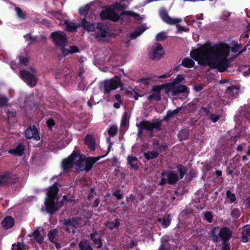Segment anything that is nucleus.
<instances>
[{"label":"nucleus","instance_id":"6e6552de","mask_svg":"<svg viewBox=\"0 0 250 250\" xmlns=\"http://www.w3.org/2000/svg\"><path fill=\"white\" fill-rule=\"evenodd\" d=\"M162 180L160 185H163L167 182L170 184H174L178 180V176L171 171H165L162 173Z\"/></svg>","mask_w":250,"mask_h":250},{"label":"nucleus","instance_id":"c756f323","mask_svg":"<svg viewBox=\"0 0 250 250\" xmlns=\"http://www.w3.org/2000/svg\"><path fill=\"white\" fill-rule=\"evenodd\" d=\"M15 10L19 18L21 20H24L26 18L27 14L25 11H23L19 7H15Z\"/></svg>","mask_w":250,"mask_h":250},{"label":"nucleus","instance_id":"9d476101","mask_svg":"<svg viewBox=\"0 0 250 250\" xmlns=\"http://www.w3.org/2000/svg\"><path fill=\"white\" fill-rule=\"evenodd\" d=\"M165 51L162 46L160 44H155L152 46L149 52V56L150 58L152 60H158L163 57Z\"/></svg>","mask_w":250,"mask_h":250},{"label":"nucleus","instance_id":"58836bf2","mask_svg":"<svg viewBox=\"0 0 250 250\" xmlns=\"http://www.w3.org/2000/svg\"><path fill=\"white\" fill-rule=\"evenodd\" d=\"M188 135V131L186 129H184L180 131L178 137L181 140H182L183 139H187Z\"/></svg>","mask_w":250,"mask_h":250},{"label":"nucleus","instance_id":"c85d7f7f","mask_svg":"<svg viewBox=\"0 0 250 250\" xmlns=\"http://www.w3.org/2000/svg\"><path fill=\"white\" fill-rule=\"evenodd\" d=\"M120 224L119 220L118 219H116L114 221L107 222L105 224L106 226L110 229H113L115 228H118Z\"/></svg>","mask_w":250,"mask_h":250},{"label":"nucleus","instance_id":"052dcab7","mask_svg":"<svg viewBox=\"0 0 250 250\" xmlns=\"http://www.w3.org/2000/svg\"><path fill=\"white\" fill-rule=\"evenodd\" d=\"M128 123V121L126 118H124L122 121V125L125 126Z\"/></svg>","mask_w":250,"mask_h":250},{"label":"nucleus","instance_id":"338daca9","mask_svg":"<svg viewBox=\"0 0 250 250\" xmlns=\"http://www.w3.org/2000/svg\"><path fill=\"white\" fill-rule=\"evenodd\" d=\"M212 239L213 240V241H215V242L218 241V238L215 235H213V236H212Z\"/></svg>","mask_w":250,"mask_h":250},{"label":"nucleus","instance_id":"c9c22d12","mask_svg":"<svg viewBox=\"0 0 250 250\" xmlns=\"http://www.w3.org/2000/svg\"><path fill=\"white\" fill-rule=\"evenodd\" d=\"M238 89L235 87H228L227 91L229 96H231L232 97L236 96L238 94Z\"/></svg>","mask_w":250,"mask_h":250},{"label":"nucleus","instance_id":"f257e3e1","mask_svg":"<svg viewBox=\"0 0 250 250\" xmlns=\"http://www.w3.org/2000/svg\"><path fill=\"white\" fill-rule=\"evenodd\" d=\"M229 52V46L221 43L212 46H202L192 50L190 52V56L199 64L208 65L211 68L217 69L222 72L230 66L228 59Z\"/></svg>","mask_w":250,"mask_h":250},{"label":"nucleus","instance_id":"2f4dec72","mask_svg":"<svg viewBox=\"0 0 250 250\" xmlns=\"http://www.w3.org/2000/svg\"><path fill=\"white\" fill-rule=\"evenodd\" d=\"M80 250H93L89 245L87 241L85 240L82 241L79 244Z\"/></svg>","mask_w":250,"mask_h":250},{"label":"nucleus","instance_id":"7ed1b4c3","mask_svg":"<svg viewBox=\"0 0 250 250\" xmlns=\"http://www.w3.org/2000/svg\"><path fill=\"white\" fill-rule=\"evenodd\" d=\"M75 159L79 169L82 171H89L92 168L93 165L99 160V158L89 157L86 159L85 156L79 154Z\"/></svg>","mask_w":250,"mask_h":250},{"label":"nucleus","instance_id":"1a4fd4ad","mask_svg":"<svg viewBox=\"0 0 250 250\" xmlns=\"http://www.w3.org/2000/svg\"><path fill=\"white\" fill-rule=\"evenodd\" d=\"M120 84L121 81L118 77L106 80L104 82V90L106 92L109 93L111 90L117 89Z\"/></svg>","mask_w":250,"mask_h":250},{"label":"nucleus","instance_id":"5fc2aeb1","mask_svg":"<svg viewBox=\"0 0 250 250\" xmlns=\"http://www.w3.org/2000/svg\"><path fill=\"white\" fill-rule=\"evenodd\" d=\"M113 195L117 198V199H120L122 198L123 195L119 191H116L113 193Z\"/></svg>","mask_w":250,"mask_h":250},{"label":"nucleus","instance_id":"774afa93","mask_svg":"<svg viewBox=\"0 0 250 250\" xmlns=\"http://www.w3.org/2000/svg\"><path fill=\"white\" fill-rule=\"evenodd\" d=\"M160 250H168L167 249L165 248L164 245H162L160 248Z\"/></svg>","mask_w":250,"mask_h":250},{"label":"nucleus","instance_id":"37998d69","mask_svg":"<svg viewBox=\"0 0 250 250\" xmlns=\"http://www.w3.org/2000/svg\"><path fill=\"white\" fill-rule=\"evenodd\" d=\"M227 198L229 199L230 203L234 202L236 200L235 195L234 193H232L230 191L228 190L226 193Z\"/></svg>","mask_w":250,"mask_h":250},{"label":"nucleus","instance_id":"bb28decb","mask_svg":"<svg viewBox=\"0 0 250 250\" xmlns=\"http://www.w3.org/2000/svg\"><path fill=\"white\" fill-rule=\"evenodd\" d=\"M65 25L66 30L71 32L76 31L77 28L80 26L79 25H76L74 23L68 21H65Z\"/></svg>","mask_w":250,"mask_h":250},{"label":"nucleus","instance_id":"4468645a","mask_svg":"<svg viewBox=\"0 0 250 250\" xmlns=\"http://www.w3.org/2000/svg\"><path fill=\"white\" fill-rule=\"evenodd\" d=\"M100 15L102 19H109L114 21H117L120 19V16L111 10L103 11L101 13Z\"/></svg>","mask_w":250,"mask_h":250},{"label":"nucleus","instance_id":"69168bd1","mask_svg":"<svg viewBox=\"0 0 250 250\" xmlns=\"http://www.w3.org/2000/svg\"><path fill=\"white\" fill-rule=\"evenodd\" d=\"M114 106L116 108H119L120 106V104L119 103H116L114 104Z\"/></svg>","mask_w":250,"mask_h":250},{"label":"nucleus","instance_id":"a878e982","mask_svg":"<svg viewBox=\"0 0 250 250\" xmlns=\"http://www.w3.org/2000/svg\"><path fill=\"white\" fill-rule=\"evenodd\" d=\"M146 30V28L143 26L138 28L136 29L135 32L131 33L130 35V37L133 39H135L138 36L142 34Z\"/></svg>","mask_w":250,"mask_h":250},{"label":"nucleus","instance_id":"13d9d810","mask_svg":"<svg viewBox=\"0 0 250 250\" xmlns=\"http://www.w3.org/2000/svg\"><path fill=\"white\" fill-rule=\"evenodd\" d=\"M85 85L84 83L82 82L78 84V87L80 90H83L85 88Z\"/></svg>","mask_w":250,"mask_h":250},{"label":"nucleus","instance_id":"49530a36","mask_svg":"<svg viewBox=\"0 0 250 250\" xmlns=\"http://www.w3.org/2000/svg\"><path fill=\"white\" fill-rule=\"evenodd\" d=\"M117 127L115 125H112L111 126L108 130V133L109 134L111 135H115L116 134L117 132Z\"/></svg>","mask_w":250,"mask_h":250},{"label":"nucleus","instance_id":"412c9836","mask_svg":"<svg viewBox=\"0 0 250 250\" xmlns=\"http://www.w3.org/2000/svg\"><path fill=\"white\" fill-rule=\"evenodd\" d=\"M79 26L83 27L85 30L88 31H92L95 29V24L87 21L85 19L82 20Z\"/></svg>","mask_w":250,"mask_h":250},{"label":"nucleus","instance_id":"e433bc0d","mask_svg":"<svg viewBox=\"0 0 250 250\" xmlns=\"http://www.w3.org/2000/svg\"><path fill=\"white\" fill-rule=\"evenodd\" d=\"M97 235H98L97 233H92L90 235V236L91 239L93 240L94 244L96 245V247L99 248L101 247L102 245L99 237L98 236L97 238H95Z\"/></svg>","mask_w":250,"mask_h":250},{"label":"nucleus","instance_id":"3c124183","mask_svg":"<svg viewBox=\"0 0 250 250\" xmlns=\"http://www.w3.org/2000/svg\"><path fill=\"white\" fill-rule=\"evenodd\" d=\"M19 60L20 63L24 65H26L28 62V59L24 56H20Z\"/></svg>","mask_w":250,"mask_h":250},{"label":"nucleus","instance_id":"4be33fe9","mask_svg":"<svg viewBox=\"0 0 250 250\" xmlns=\"http://www.w3.org/2000/svg\"><path fill=\"white\" fill-rule=\"evenodd\" d=\"M66 45L64 46H61L62 52L64 56L67 55L70 53H74L78 51V48L76 46H71L68 48H66Z\"/></svg>","mask_w":250,"mask_h":250},{"label":"nucleus","instance_id":"680f3d73","mask_svg":"<svg viewBox=\"0 0 250 250\" xmlns=\"http://www.w3.org/2000/svg\"><path fill=\"white\" fill-rule=\"evenodd\" d=\"M240 46H239V45H237L235 48H232V51L233 52H236V51H238L240 49Z\"/></svg>","mask_w":250,"mask_h":250},{"label":"nucleus","instance_id":"a18cd8bd","mask_svg":"<svg viewBox=\"0 0 250 250\" xmlns=\"http://www.w3.org/2000/svg\"><path fill=\"white\" fill-rule=\"evenodd\" d=\"M167 36L166 33L164 32H162L158 34L156 36V40L157 41L161 42L163 41L166 39Z\"/></svg>","mask_w":250,"mask_h":250},{"label":"nucleus","instance_id":"f03ea898","mask_svg":"<svg viewBox=\"0 0 250 250\" xmlns=\"http://www.w3.org/2000/svg\"><path fill=\"white\" fill-rule=\"evenodd\" d=\"M58 191L59 189L55 185H53L50 188L45 201L46 210L47 212L52 213L62 206V201L60 203L57 202Z\"/></svg>","mask_w":250,"mask_h":250},{"label":"nucleus","instance_id":"79ce46f5","mask_svg":"<svg viewBox=\"0 0 250 250\" xmlns=\"http://www.w3.org/2000/svg\"><path fill=\"white\" fill-rule=\"evenodd\" d=\"M57 236V231L56 229L51 230L48 233L49 239L51 242H54V239Z\"/></svg>","mask_w":250,"mask_h":250},{"label":"nucleus","instance_id":"8fccbe9b","mask_svg":"<svg viewBox=\"0 0 250 250\" xmlns=\"http://www.w3.org/2000/svg\"><path fill=\"white\" fill-rule=\"evenodd\" d=\"M23 249V245L21 243L12 245V250H22Z\"/></svg>","mask_w":250,"mask_h":250},{"label":"nucleus","instance_id":"aec40b11","mask_svg":"<svg viewBox=\"0 0 250 250\" xmlns=\"http://www.w3.org/2000/svg\"><path fill=\"white\" fill-rule=\"evenodd\" d=\"M14 225V219L10 216L5 217L2 222V227L5 229L12 228Z\"/></svg>","mask_w":250,"mask_h":250},{"label":"nucleus","instance_id":"7c9ffc66","mask_svg":"<svg viewBox=\"0 0 250 250\" xmlns=\"http://www.w3.org/2000/svg\"><path fill=\"white\" fill-rule=\"evenodd\" d=\"M181 107H179L173 111H168L165 117V119L167 120L172 118L175 115L177 114L181 111Z\"/></svg>","mask_w":250,"mask_h":250},{"label":"nucleus","instance_id":"ddd939ff","mask_svg":"<svg viewBox=\"0 0 250 250\" xmlns=\"http://www.w3.org/2000/svg\"><path fill=\"white\" fill-rule=\"evenodd\" d=\"M79 155L78 153H73L67 159L64 160L62 162V167L64 170H67L70 169L74 165L77 166V162L75 158Z\"/></svg>","mask_w":250,"mask_h":250},{"label":"nucleus","instance_id":"dca6fc26","mask_svg":"<svg viewBox=\"0 0 250 250\" xmlns=\"http://www.w3.org/2000/svg\"><path fill=\"white\" fill-rule=\"evenodd\" d=\"M84 142L90 149L95 150V141L91 135L87 134L86 135L84 138Z\"/></svg>","mask_w":250,"mask_h":250},{"label":"nucleus","instance_id":"ea45409f","mask_svg":"<svg viewBox=\"0 0 250 250\" xmlns=\"http://www.w3.org/2000/svg\"><path fill=\"white\" fill-rule=\"evenodd\" d=\"M33 236L34 238L39 243H41L43 241V238L41 236L40 232L36 230L33 232Z\"/></svg>","mask_w":250,"mask_h":250},{"label":"nucleus","instance_id":"6e6d98bb","mask_svg":"<svg viewBox=\"0 0 250 250\" xmlns=\"http://www.w3.org/2000/svg\"><path fill=\"white\" fill-rule=\"evenodd\" d=\"M46 124L48 127H51L55 125V122L53 120L50 119L47 121Z\"/></svg>","mask_w":250,"mask_h":250},{"label":"nucleus","instance_id":"cd10ccee","mask_svg":"<svg viewBox=\"0 0 250 250\" xmlns=\"http://www.w3.org/2000/svg\"><path fill=\"white\" fill-rule=\"evenodd\" d=\"M137 159L135 157L130 156L127 158L128 164L131 166V168L136 169L138 168L137 165Z\"/></svg>","mask_w":250,"mask_h":250},{"label":"nucleus","instance_id":"4d7b16f0","mask_svg":"<svg viewBox=\"0 0 250 250\" xmlns=\"http://www.w3.org/2000/svg\"><path fill=\"white\" fill-rule=\"evenodd\" d=\"M205 218L209 222L211 221V220L212 219V214L209 212H207L205 213Z\"/></svg>","mask_w":250,"mask_h":250},{"label":"nucleus","instance_id":"20e7f679","mask_svg":"<svg viewBox=\"0 0 250 250\" xmlns=\"http://www.w3.org/2000/svg\"><path fill=\"white\" fill-rule=\"evenodd\" d=\"M161 123L160 121H156L155 122H150L147 121H143L139 124H137V126L139 128L138 136L140 137L143 133V130H146L151 131L154 129L160 130Z\"/></svg>","mask_w":250,"mask_h":250},{"label":"nucleus","instance_id":"473e14b6","mask_svg":"<svg viewBox=\"0 0 250 250\" xmlns=\"http://www.w3.org/2000/svg\"><path fill=\"white\" fill-rule=\"evenodd\" d=\"M123 15L132 17L134 18L135 20H138V21L140 20L141 19V18L139 16V15H138L137 13H136L133 12L131 11H126L123 12L121 14V15Z\"/></svg>","mask_w":250,"mask_h":250},{"label":"nucleus","instance_id":"a211bd4d","mask_svg":"<svg viewBox=\"0 0 250 250\" xmlns=\"http://www.w3.org/2000/svg\"><path fill=\"white\" fill-rule=\"evenodd\" d=\"M24 148V146L20 144L15 148L10 149L9 153L17 156H21L23 153Z\"/></svg>","mask_w":250,"mask_h":250},{"label":"nucleus","instance_id":"c03bdc74","mask_svg":"<svg viewBox=\"0 0 250 250\" xmlns=\"http://www.w3.org/2000/svg\"><path fill=\"white\" fill-rule=\"evenodd\" d=\"M89 6L87 4L83 7H82L79 9V13L81 15H84L86 14L89 10Z\"/></svg>","mask_w":250,"mask_h":250},{"label":"nucleus","instance_id":"b1692460","mask_svg":"<svg viewBox=\"0 0 250 250\" xmlns=\"http://www.w3.org/2000/svg\"><path fill=\"white\" fill-rule=\"evenodd\" d=\"M102 27L103 26L100 24H99L97 25V28L100 29V31L97 33L96 35V38L99 40L104 39L105 37H106L107 35L106 31Z\"/></svg>","mask_w":250,"mask_h":250},{"label":"nucleus","instance_id":"a19ab883","mask_svg":"<svg viewBox=\"0 0 250 250\" xmlns=\"http://www.w3.org/2000/svg\"><path fill=\"white\" fill-rule=\"evenodd\" d=\"M178 171L180 173V178L182 179L184 177V176L187 171V169L186 167H184L183 166H179L177 167Z\"/></svg>","mask_w":250,"mask_h":250},{"label":"nucleus","instance_id":"e2e57ef3","mask_svg":"<svg viewBox=\"0 0 250 250\" xmlns=\"http://www.w3.org/2000/svg\"><path fill=\"white\" fill-rule=\"evenodd\" d=\"M250 70V68L248 67V71L247 70L245 72H244V75L245 76H249V71Z\"/></svg>","mask_w":250,"mask_h":250},{"label":"nucleus","instance_id":"39448f33","mask_svg":"<svg viewBox=\"0 0 250 250\" xmlns=\"http://www.w3.org/2000/svg\"><path fill=\"white\" fill-rule=\"evenodd\" d=\"M167 93L173 96H177L180 93H188V87L184 85H177L173 83H168L167 86Z\"/></svg>","mask_w":250,"mask_h":250},{"label":"nucleus","instance_id":"393cba45","mask_svg":"<svg viewBox=\"0 0 250 250\" xmlns=\"http://www.w3.org/2000/svg\"><path fill=\"white\" fill-rule=\"evenodd\" d=\"M159 152L156 150L148 151L144 153V156L147 160L155 158L159 155Z\"/></svg>","mask_w":250,"mask_h":250},{"label":"nucleus","instance_id":"f704fd0d","mask_svg":"<svg viewBox=\"0 0 250 250\" xmlns=\"http://www.w3.org/2000/svg\"><path fill=\"white\" fill-rule=\"evenodd\" d=\"M10 174L0 175V186H4L10 181Z\"/></svg>","mask_w":250,"mask_h":250},{"label":"nucleus","instance_id":"f8f14e48","mask_svg":"<svg viewBox=\"0 0 250 250\" xmlns=\"http://www.w3.org/2000/svg\"><path fill=\"white\" fill-rule=\"evenodd\" d=\"M159 14L163 21L168 24H176L182 21V19L180 18L173 19L170 17L167 11L165 9H161L159 11Z\"/></svg>","mask_w":250,"mask_h":250},{"label":"nucleus","instance_id":"bf43d9fd","mask_svg":"<svg viewBox=\"0 0 250 250\" xmlns=\"http://www.w3.org/2000/svg\"><path fill=\"white\" fill-rule=\"evenodd\" d=\"M223 250H229V248L227 241H224Z\"/></svg>","mask_w":250,"mask_h":250},{"label":"nucleus","instance_id":"0e129e2a","mask_svg":"<svg viewBox=\"0 0 250 250\" xmlns=\"http://www.w3.org/2000/svg\"><path fill=\"white\" fill-rule=\"evenodd\" d=\"M115 99L118 100V101H120L121 100V96L119 94H116L115 95Z\"/></svg>","mask_w":250,"mask_h":250},{"label":"nucleus","instance_id":"72a5a7b5","mask_svg":"<svg viewBox=\"0 0 250 250\" xmlns=\"http://www.w3.org/2000/svg\"><path fill=\"white\" fill-rule=\"evenodd\" d=\"M158 221L162 223L164 228L168 226L170 223V219L168 216L164 217L163 218H159Z\"/></svg>","mask_w":250,"mask_h":250},{"label":"nucleus","instance_id":"603ef678","mask_svg":"<svg viewBox=\"0 0 250 250\" xmlns=\"http://www.w3.org/2000/svg\"><path fill=\"white\" fill-rule=\"evenodd\" d=\"M7 103V99L5 97L0 96V105L4 106Z\"/></svg>","mask_w":250,"mask_h":250},{"label":"nucleus","instance_id":"0eeeda50","mask_svg":"<svg viewBox=\"0 0 250 250\" xmlns=\"http://www.w3.org/2000/svg\"><path fill=\"white\" fill-rule=\"evenodd\" d=\"M34 69H32L31 72L28 70H22L20 71L21 77L31 86H34L37 83V78L35 75Z\"/></svg>","mask_w":250,"mask_h":250},{"label":"nucleus","instance_id":"423d86ee","mask_svg":"<svg viewBox=\"0 0 250 250\" xmlns=\"http://www.w3.org/2000/svg\"><path fill=\"white\" fill-rule=\"evenodd\" d=\"M51 37L55 44L57 46H65L67 45L68 41L65 34L60 31L51 33Z\"/></svg>","mask_w":250,"mask_h":250},{"label":"nucleus","instance_id":"2eb2a0df","mask_svg":"<svg viewBox=\"0 0 250 250\" xmlns=\"http://www.w3.org/2000/svg\"><path fill=\"white\" fill-rule=\"evenodd\" d=\"M26 137L28 139H34L36 140H39L40 136L38 134L37 128L35 126H30L25 132Z\"/></svg>","mask_w":250,"mask_h":250},{"label":"nucleus","instance_id":"09e8293b","mask_svg":"<svg viewBox=\"0 0 250 250\" xmlns=\"http://www.w3.org/2000/svg\"><path fill=\"white\" fill-rule=\"evenodd\" d=\"M184 79V76L182 75H179L177 77L174 79L173 82L172 83L173 84H177L178 83L182 82Z\"/></svg>","mask_w":250,"mask_h":250},{"label":"nucleus","instance_id":"9b49d317","mask_svg":"<svg viewBox=\"0 0 250 250\" xmlns=\"http://www.w3.org/2000/svg\"><path fill=\"white\" fill-rule=\"evenodd\" d=\"M81 220L78 218H72L69 220H64L63 224L65 226L67 231L75 233L76 229L80 226Z\"/></svg>","mask_w":250,"mask_h":250},{"label":"nucleus","instance_id":"5701e85b","mask_svg":"<svg viewBox=\"0 0 250 250\" xmlns=\"http://www.w3.org/2000/svg\"><path fill=\"white\" fill-rule=\"evenodd\" d=\"M250 236V226L247 225L243 228L242 239L243 242H247Z\"/></svg>","mask_w":250,"mask_h":250},{"label":"nucleus","instance_id":"864d4df0","mask_svg":"<svg viewBox=\"0 0 250 250\" xmlns=\"http://www.w3.org/2000/svg\"><path fill=\"white\" fill-rule=\"evenodd\" d=\"M143 95H141L138 94L137 92L135 90H133V91L131 93V96L134 98L136 100H138L139 97L142 96Z\"/></svg>","mask_w":250,"mask_h":250},{"label":"nucleus","instance_id":"f3484780","mask_svg":"<svg viewBox=\"0 0 250 250\" xmlns=\"http://www.w3.org/2000/svg\"><path fill=\"white\" fill-rule=\"evenodd\" d=\"M160 88L158 86L153 88V93L148 97V99L150 101L155 100L159 101L161 99Z\"/></svg>","mask_w":250,"mask_h":250},{"label":"nucleus","instance_id":"4c0bfd02","mask_svg":"<svg viewBox=\"0 0 250 250\" xmlns=\"http://www.w3.org/2000/svg\"><path fill=\"white\" fill-rule=\"evenodd\" d=\"M194 64V62L190 59H185L182 61V65L187 67H191Z\"/></svg>","mask_w":250,"mask_h":250},{"label":"nucleus","instance_id":"de8ad7c7","mask_svg":"<svg viewBox=\"0 0 250 250\" xmlns=\"http://www.w3.org/2000/svg\"><path fill=\"white\" fill-rule=\"evenodd\" d=\"M221 116L218 114H212L210 116V119L213 123H215L219 120Z\"/></svg>","mask_w":250,"mask_h":250},{"label":"nucleus","instance_id":"6ab92c4d","mask_svg":"<svg viewBox=\"0 0 250 250\" xmlns=\"http://www.w3.org/2000/svg\"><path fill=\"white\" fill-rule=\"evenodd\" d=\"M231 235V232L227 228H222L219 232V236L221 238L227 241Z\"/></svg>","mask_w":250,"mask_h":250}]
</instances>
